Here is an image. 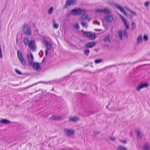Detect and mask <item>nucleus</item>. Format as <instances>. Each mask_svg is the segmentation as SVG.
<instances>
[{
  "label": "nucleus",
  "mask_w": 150,
  "mask_h": 150,
  "mask_svg": "<svg viewBox=\"0 0 150 150\" xmlns=\"http://www.w3.org/2000/svg\"><path fill=\"white\" fill-rule=\"evenodd\" d=\"M148 36L147 35H144L143 36V39L146 42L148 40Z\"/></svg>",
  "instance_id": "33"
},
{
  "label": "nucleus",
  "mask_w": 150,
  "mask_h": 150,
  "mask_svg": "<svg viewBox=\"0 0 150 150\" xmlns=\"http://www.w3.org/2000/svg\"><path fill=\"white\" fill-rule=\"evenodd\" d=\"M89 52H90V51L89 50H86L84 51V53L87 56L89 54Z\"/></svg>",
  "instance_id": "35"
},
{
  "label": "nucleus",
  "mask_w": 150,
  "mask_h": 150,
  "mask_svg": "<svg viewBox=\"0 0 150 150\" xmlns=\"http://www.w3.org/2000/svg\"><path fill=\"white\" fill-rule=\"evenodd\" d=\"M117 35L120 40H122L123 38L122 31L121 30H119L117 31Z\"/></svg>",
  "instance_id": "21"
},
{
  "label": "nucleus",
  "mask_w": 150,
  "mask_h": 150,
  "mask_svg": "<svg viewBox=\"0 0 150 150\" xmlns=\"http://www.w3.org/2000/svg\"><path fill=\"white\" fill-rule=\"evenodd\" d=\"M62 118V117L61 116H56V120H59Z\"/></svg>",
  "instance_id": "37"
},
{
  "label": "nucleus",
  "mask_w": 150,
  "mask_h": 150,
  "mask_svg": "<svg viewBox=\"0 0 150 150\" xmlns=\"http://www.w3.org/2000/svg\"><path fill=\"white\" fill-rule=\"evenodd\" d=\"M95 12L98 13H104L107 14H110L111 13V11L109 8H106L97 9L95 10Z\"/></svg>",
  "instance_id": "5"
},
{
  "label": "nucleus",
  "mask_w": 150,
  "mask_h": 150,
  "mask_svg": "<svg viewBox=\"0 0 150 150\" xmlns=\"http://www.w3.org/2000/svg\"><path fill=\"white\" fill-rule=\"evenodd\" d=\"M30 65L32 66L33 68L37 71H40L41 70V67L40 64L38 62H34L32 63L31 65Z\"/></svg>",
  "instance_id": "9"
},
{
  "label": "nucleus",
  "mask_w": 150,
  "mask_h": 150,
  "mask_svg": "<svg viewBox=\"0 0 150 150\" xmlns=\"http://www.w3.org/2000/svg\"><path fill=\"white\" fill-rule=\"evenodd\" d=\"M18 56L19 59L23 58L21 52L20 51H18Z\"/></svg>",
  "instance_id": "32"
},
{
  "label": "nucleus",
  "mask_w": 150,
  "mask_h": 150,
  "mask_svg": "<svg viewBox=\"0 0 150 150\" xmlns=\"http://www.w3.org/2000/svg\"><path fill=\"white\" fill-rule=\"evenodd\" d=\"M24 30L25 33L28 35H30L31 34V30L30 28L27 26L25 25L24 27Z\"/></svg>",
  "instance_id": "16"
},
{
  "label": "nucleus",
  "mask_w": 150,
  "mask_h": 150,
  "mask_svg": "<svg viewBox=\"0 0 150 150\" xmlns=\"http://www.w3.org/2000/svg\"><path fill=\"white\" fill-rule=\"evenodd\" d=\"M0 122H9V121L6 119H3L0 121Z\"/></svg>",
  "instance_id": "39"
},
{
  "label": "nucleus",
  "mask_w": 150,
  "mask_h": 150,
  "mask_svg": "<svg viewBox=\"0 0 150 150\" xmlns=\"http://www.w3.org/2000/svg\"><path fill=\"white\" fill-rule=\"evenodd\" d=\"M137 138L138 139H141L142 136L140 134V132L139 130L138 129L137 131Z\"/></svg>",
  "instance_id": "24"
},
{
  "label": "nucleus",
  "mask_w": 150,
  "mask_h": 150,
  "mask_svg": "<svg viewBox=\"0 0 150 150\" xmlns=\"http://www.w3.org/2000/svg\"><path fill=\"white\" fill-rule=\"evenodd\" d=\"M81 31L82 32L83 35L85 37L91 40H94L96 38V37L95 35L92 33L89 32L84 31L83 30H81Z\"/></svg>",
  "instance_id": "4"
},
{
  "label": "nucleus",
  "mask_w": 150,
  "mask_h": 150,
  "mask_svg": "<svg viewBox=\"0 0 150 150\" xmlns=\"http://www.w3.org/2000/svg\"><path fill=\"white\" fill-rule=\"evenodd\" d=\"M95 45V43L93 42H89L85 45V46L86 48L92 47Z\"/></svg>",
  "instance_id": "19"
},
{
  "label": "nucleus",
  "mask_w": 150,
  "mask_h": 150,
  "mask_svg": "<svg viewBox=\"0 0 150 150\" xmlns=\"http://www.w3.org/2000/svg\"><path fill=\"white\" fill-rule=\"evenodd\" d=\"M102 62V60L101 59H96L94 60V62L96 64L100 63Z\"/></svg>",
  "instance_id": "29"
},
{
  "label": "nucleus",
  "mask_w": 150,
  "mask_h": 150,
  "mask_svg": "<svg viewBox=\"0 0 150 150\" xmlns=\"http://www.w3.org/2000/svg\"><path fill=\"white\" fill-rule=\"evenodd\" d=\"M117 150H127L125 147L122 146H119L117 147Z\"/></svg>",
  "instance_id": "26"
},
{
  "label": "nucleus",
  "mask_w": 150,
  "mask_h": 150,
  "mask_svg": "<svg viewBox=\"0 0 150 150\" xmlns=\"http://www.w3.org/2000/svg\"><path fill=\"white\" fill-rule=\"evenodd\" d=\"M27 59L28 60L29 65H31L33 62L34 58L33 54L30 52L29 53L27 54L26 57Z\"/></svg>",
  "instance_id": "8"
},
{
  "label": "nucleus",
  "mask_w": 150,
  "mask_h": 150,
  "mask_svg": "<svg viewBox=\"0 0 150 150\" xmlns=\"http://www.w3.org/2000/svg\"><path fill=\"white\" fill-rule=\"evenodd\" d=\"M144 4L145 7H148L150 4V2L149 1H146L145 2Z\"/></svg>",
  "instance_id": "31"
},
{
  "label": "nucleus",
  "mask_w": 150,
  "mask_h": 150,
  "mask_svg": "<svg viewBox=\"0 0 150 150\" xmlns=\"http://www.w3.org/2000/svg\"><path fill=\"white\" fill-rule=\"evenodd\" d=\"M81 25L83 27L86 28H87V25L86 23L83 22H82L81 23Z\"/></svg>",
  "instance_id": "34"
},
{
  "label": "nucleus",
  "mask_w": 150,
  "mask_h": 150,
  "mask_svg": "<svg viewBox=\"0 0 150 150\" xmlns=\"http://www.w3.org/2000/svg\"><path fill=\"white\" fill-rule=\"evenodd\" d=\"M29 47L30 48L32 51H35L37 49L36 46L34 44V42L32 41L29 45Z\"/></svg>",
  "instance_id": "15"
},
{
  "label": "nucleus",
  "mask_w": 150,
  "mask_h": 150,
  "mask_svg": "<svg viewBox=\"0 0 150 150\" xmlns=\"http://www.w3.org/2000/svg\"><path fill=\"white\" fill-rule=\"evenodd\" d=\"M143 40L142 39V35H139L138 36L136 40V44L137 45H139L142 43Z\"/></svg>",
  "instance_id": "14"
},
{
  "label": "nucleus",
  "mask_w": 150,
  "mask_h": 150,
  "mask_svg": "<svg viewBox=\"0 0 150 150\" xmlns=\"http://www.w3.org/2000/svg\"><path fill=\"white\" fill-rule=\"evenodd\" d=\"M86 12L84 9L80 8H74L71 10L67 14V16L69 17L70 15L76 16L79 15H81V13H85Z\"/></svg>",
  "instance_id": "1"
},
{
  "label": "nucleus",
  "mask_w": 150,
  "mask_h": 150,
  "mask_svg": "<svg viewBox=\"0 0 150 150\" xmlns=\"http://www.w3.org/2000/svg\"><path fill=\"white\" fill-rule=\"evenodd\" d=\"M50 119L52 120H56V116L55 115H52Z\"/></svg>",
  "instance_id": "38"
},
{
  "label": "nucleus",
  "mask_w": 150,
  "mask_h": 150,
  "mask_svg": "<svg viewBox=\"0 0 150 150\" xmlns=\"http://www.w3.org/2000/svg\"><path fill=\"white\" fill-rule=\"evenodd\" d=\"M15 71L17 74H21V72L17 69H16Z\"/></svg>",
  "instance_id": "43"
},
{
  "label": "nucleus",
  "mask_w": 150,
  "mask_h": 150,
  "mask_svg": "<svg viewBox=\"0 0 150 150\" xmlns=\"http://www.w3.org/2000/svg\"><path fill=\"white\" fill-rule=\"evenodd\" d=\"M127 10L130 13L132 16H136L137 15L136 12L133 10H132L128 8H126Z\"/></svg>",
  "instance_id": "22"
},
{
  "label": "nucleus",
  "mask_w": 150,
  "mask_h": 150,
  "mask_svg": "<svg viewBox=\"0 0 150 150\" xmlns=\"http://www.w3.org/2000/svg\"><path fill=\"white\" fill-rule=\"evenodd\" d=\"M96 23L98 24V25H99V23L97 21H96Z\"/></svg>",
  "instance_id": "45"
},
{
  "label": "nucleus",
  "mask_w": 150,
  "mask_h": 150,
  "mask_svg": "<svg viewBox=\"0 0 150 150\" xmlns=\"http://www.w3.org/2000/svg\"><path fill=\"white\" fill-rule=\"evenodd\" d=\"M104 19L108 23H111L113 20L112 16L110 15H105L104 16Z\"/></svg>",
  "instance_id": "13"
},
{
  "label": "nucleus",
  "mask_w": 150,
  "mask_h": 150,
  "mask_svg": "<svg viewBox=\"0 0 150 150\" xmlns=\"http://www.w3.org/2000/svg\"><path fill=\"white\" fill-rule=\"evenodd\" d=\"M21 63L23 65H25L26 64V62L23 57L19 59Z\"/></svg>",
  "instance_id": "25"
},
{
  "label": "nucleus",
  "mask_w": 150,
  "mask_h": 150,
  "mask_svg": "<svg viewBox=\"0 0 150 150\" xmlns=\"http://www.w3.org/2000/svg\"><path fill=\"white\" fill-rule=\"evenodd\" d=\"M34 41L33 40H30V41H29V39L28 38H25L23 41V42L24 43V44L25 45V46H26L27 45H28V47H29V45L30 44V43L32 42V41Z\"/></svg>",
  "instance_id": "18"
},
{
  "label": "nucleus",
  "mask_w": 150,
  "mask_h": 150,
  "mask_svg": "<svg viewBox=\"0 0 150 150\" xmlns=\"http://www.w3.org/2000/svg\"><path fill=\"white\" fill-rule=\"evenodd\" d=\"M143 149L144 150H149V146L145 144L143 146Z\"/></svg>",
  "instance_id": "27"
},
{
  "label": "nucleus",
  "mask_w": 150,
  "mask_h": 150,
  "mask_svg": "<svg viewBox=\"0 0 150 150\" xmlns=\"http://www.w3.org/2000/svg\"><path fill=\"white\" fill-rule=\"evenodd\" d=\"M123 35L124 36L127 37V32L126 30H123Z\"/></svg>",
  "instance_id": "40"
},
{
  "label": "nucleus",
  "mask_w": 150,
  "mask_h": 150,
  "mask_svg": "<svg viewBox=\"0 0 150 150\" xmlns=\"http://www.w3.org/2000/svg\"><path fill=\"white\" fill-rule=\"evenodd\" d=\"M52 26L53 28L55 29H57L59 27V24L55 20L52 21Z\"/></svg>",
  "instance_id": "20"
},
{
  "label": "nucleus",
  "mask_w": 150,
  "mask_h": 150,
  "mask_svg": "<svg viewBox=\"0 0 150 150\" xmlns=\"http://www.w3.org/2000/svg\"><path fill=\"white\" fill-rule=\"evenodd\" d=\"M53 10V8L52 7H51L48 10V13L49 14H51L52 13Z\"/></svg>",
  "instance_id": "30"
},
{
  "label": "nucleus",
  "mask_w": 150,
  "mask_h": 150,
  "mask_svg": "<svg viewBox=\"0 0 150 150\" xmlns=\"http://www.w3.org/2000/svg\"><path fill=\"white\" fill-rule=\"evenodd\" d=\"M33 1H37V0H33Z\"/></svg>",
  "instance_id": "46"
},
{
  "label": "nucleus",
  "mask_w": 150,
  "mask_h": 150,
  "mask_svg": "<svg viewBox=\"0 0 150 150\" xmlns=\"http://www.w3.org/2000/svg\"><path fill=\"white\" fill-rule=\"evenodd\" d=\"M73 27L76 30H78L79 28V24L77 23H76L74 24L73 25Z\"/></svg>",
  "instance_id": "28"
},
{
  "label": "nucleus",
  "mask_w": 150,
  "mask_h": 150,
  "mask_svg": "<svg viewBox=\"0 0 150 150\" xmlns=\"http://www.w3.org/2000/svg\"><path fill=\"white\" fill-rule=\"evenodd\" d=\"M107 3L110 6H113L114 8L120 11L125 16H127V15L125 10L124 8L119 4L110 1H108L107 2Z\"/></svg>",
  "instance_id": "2"
},
{
  "label": "nucleus",
  "mask_w": 150,
  "mask_h": 150,
  "mask_svg": "<svg viewBox=\"0 0 150 150\" xmlns=\"http://www.w3.org/2000/svg\"><path fill=\"white\" fill-rule=\"evenodd\" d=\"M100 133V131H93V136L96 137L97 134H99Z\"/></svg>",
  "instance_id": "36"
},
{
  "label": "nucleus",
  "mask_w": 150,
  "mask_h": 150,
  "mask_svg": "<svg viewBox=\"0 0 150 150\" xmlns=\"http://www.w3.org/2000/svg\"><path fill=\"white\" fill-rule=\"evenodd\" d=\"M76 0H67L66 1L63 8L65 9L67 8L70 6H73L76 5Z\"/></svg>",
  "instance_id": "3"
},
{
  "label": "nucleus",
  "mask_w": 150,
  "mask_h": 150,
  "mask_svg": "<svg viewBox=\"0 0 150 150\" xmlns=\"http://www.w3.org/2000/svg\"><path fill=\"white\" fill-rule=\"evenodd\" d=\"M120 142H121L125 144L126 143V141L125 140H120Z\"/></svg>",
  "instance_id": "41"
},
{
  "label": "nucleus",
  "mask_w": 150,
  "mask_h": 150,
  "mask_svg": "<svg viewBox=\"0 0 150 150\" xmlns=\"http://www.w3.org/2000/svg\"><path fill=\"white\" fill-rule=\"evenodd\" d=\"M64 130L65 134L68 136L70 137L74 134L75 131L73 129L64 128Z\"/></svg>",
  "instance_id": "6"
},
{
  "label": "nucleus",
  "mask_w": 150,
  "mask_h": 150,
  "mask_svg": "<svg viewBox=\"0 0 150 150\" xmlns=\"http://www.w3.org/2000/svg\"><path fill=\"white\" fill-rule=\"evenodd\" d=\"M110 139L112 141H114L115 140V138L114 137H111L110 138Z\"/></svg>",
  "instance_id": "42"
},
{
  "label": "nucleus",
  "mask_w": 150,
  "mask_h": 150,
  "mask_svg": "<svg viewBox=\"0 0 150 150\" xmlns=\"http://www.w3.org/2000/svg\"><path fill=\"white\" fill-rule=\"evenodd\" d=\"M44 42H45L47 48L45 50V55H47L48 53V50H50L52 48V46L50 43L48 41L44 40Z\"/></svg>",
  "instance_id": "10"
},
{
  "label": "nucleus",
  "mask_w": 150,
  "mask_h": 150,
  "mask_svg": "<svg viewBox=\"0 0 150 150\" xmlns=\"http://www.w3.org/2000/svg\"><path fill=\"white\" fill-rule=\"evenodd\" d=\"M119 15L120 17L121 18L122 21L124 23L125 27L126 28V29H128L129 27L125 19L121 15L119 14Z\"/></svg>",
  "instance_id": "12"
},
{
  "label": "nucleus",
  "mask_w": 150,
  "mask_h": 150,
  "mask_svg": "<svg viewBox=\"0 0 150 150\" xmlns=\"http://www.w3.org/2000/svg\"><path fill=\"white\" fill-rule=\"evenodd\" d=\"M0 123H6V124H7V125H8V124H10V122H0Z\"/></svg>",
  "instance_id": "44"
},
{
  "label": "nucleus",
  "mask_w": 150,
  "mask_h": 150,
  "mask_svg": "<svg viewBox=\"0 0 150 150\" xmlns=\"http://www.w3.org/2000/svg\"><path fill=\"white\" fill-rule=\"evenodd\" d=\"M69 121H80V117L77 116H71L69 117Z\"/></svg>",
  "instance_id": "11"
},
{
  "label": "nucleus",
  "mask_w": 150,
  "mask_h": 150,
  "mask_svg": "<svg viewBox=\"0 0 150 150\" xmlns=\"http://www.w3.org/2000/svg\"><path fill=\"white\" fill-rule=\"evenodd\" d=\"M89 19V15L87 14L84 13L82 14L81 17L80 19L81 21H85Z\"/></svg>",
  "instance_id": "17"
},
{
  "label": "nucleus",
  "mask_w": 150,
  "mask_h": 150,
  "mask_svg": "<svg viewBox=\"0 0 150 150\" xmlns=\"http://www.w3.org/2000/svg\"><path fill=\"white\" fill-rule=\"evenodd\" d=\"M148 86V84L147 83H141L136 87V90L137 91H139L141 89L147 88Z\"/></svg>",
  "instance_id": "7"
},
{
  "label": "nucleus",
  "mask_w": 150,
  "mask_h": 150,
  "mask_svg": "<svg viewBox=\"0 0 150 150\" xmlns=\"http://www.w3.org/2000/svg\"><path fill=\"white\" fill-rule=\"evenodd\" d=\"M104 41L106 42H108L110 43V36L109 35H106L104 39Z\"/></svg>",
  "instance_id": "23"
}]
</instances>
